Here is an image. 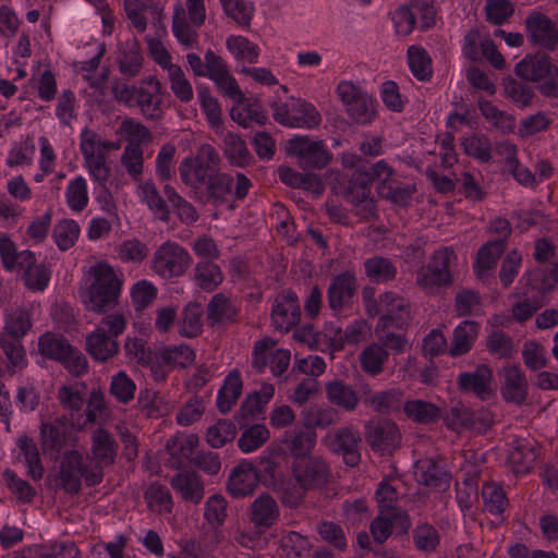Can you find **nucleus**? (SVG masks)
<instances>
[{"instance_id": "f257e3e1", "label": "nucleus", "mask_w": 558, "mask_h": 558, "mask_svg": "<svg viewBox=\"0 0 558 558\" xmlns=\"http://www.w3.org/2000/svg\"><path fill=\"white\" fill-rule=\"evenodd\" d=\"M33 327V314L25 307L12 306L4 310L0 348L5 354L10 368L22 369L27 365L22 339Z\"/></svg>"}, {"instance_id": "f03ea898", "label": "nucleus", "mask_w": 558, "mask_h": 558, "mask_svg": "<svg viewBox=\"0 0 558 558\" xmlns=\"http://www.w3.org/2000/svg\"><path fill=\"white\" fill-rule=\"evenodd\" d=\"M94 278L92 284L81 293L86 310L95 313H106L113 308L121 291V280L107 264L99 263L89 269Z\"/></svg>"}, {"instance_id": "7ed1b4c3", "label": "nucleus", "mask_w": 558, "mask_h": 558, "mask_svg": "<svg viewBox=\"0 0 558 558\" xmlns=\"http://www.w3.org/2000/svg\"><path fill=\"white\" fill-rule=\"evenodd\" d=\"M112 94L119 102L130 108H138L148 120H159L162 117L161 84L154 77L143 80L138 86L116 83Z\"/></svg>"}, {"instance_id": "20e7f679", "label": "nucleus", "mask_w": 558, "mask_h": 558, "mask_svg": "<svg viewBox=\"0 0 558 558\" xmlns=\"http://www.w3.org/2000/svg\"><path fill=\"white\" fill-rule=\"evenodd\" d=\"M104 472L89 463V458L73 449L64 452L60 461L58 480L60 486L70 494H77L82 487V480L87 486H95L102 482Z\"/></svg>"}, {"instance_id": "39448f33", "label": "nucleus", "mask_w": 558, "mask_h": 558, "mask_svg": "<svg viewBox=\"0 0 558 558\" xmlns=\"http://www.w3.org/2000/svg\"><path fill=\"white\" fill-rule=\"evenodd\" d=\"M252 183L243 173H236L235 185L233 178L225 172H217L202 190L195 191L194 199L203 205L222 206L229 205L234 196L243 199Z\"/></svg>"}, {"instance_id": "423d86ee", "label": "nucleus", "mask_w": 558, "mask_h": 558, "mask_svg": "<svg viewBox=\"0 0 558 558\" xmlns=\"http://www.w3.org/2000/svg\"><path fill=\"white\" fill-rule=\"evenodd\" d=\"M220 156L216 148L205 144L199 147L195 157L184 158L179 166L181 181L191 189L192 197L195 191L202 190L211 175L219 172Z\"/></svg>"}, {"instance_id": "0eeeda50", "label": "nucleus", "mask_w": 558, "mask_h": 558, "mask_svg": "<svg viewBox=\"0 0 558 558\" xmlns=\"http://www.w3.org/2000/svg\"><path fill=\"white\" fill-rule=\"evenodd\" d=\"M349 118L357 124H369L377 116V101L352 81H341L336 87Z\"/></svg>"}, {"instance_id": "6e6552de", "label": "nucleus", "mask_w": 558, "mask_h": 558, "mask_svg": "<svg viewBox=\"0 0 558 558\" xmlns=\"http://www.w3.org/2000/svg\"><path fill=\"white\" fill-rule=\"evenodd\" d=\"M38 350L47 359L62 363L72 374L81 375L87 369L84 354L61 336L44 333L38 339Z\"/></svg>"}, {"instance_id": "1a4fd4ad", "label": "nucleus", "mask_w": 558, "mask_h": 558, "mask_svg": "<svg viewBox=\"0 0 558 558\" xmlns=\"http://www.w3.org/2000/svg\"><path fill=\"white\" fill-rule=\"evenodd\" d=\"M272 111L274 119L288 128L313 129L322 122V116L315 106L300 98L275 102Z\"/></svg>"}, {"instance_id": "9d476101", "label": "nucleus", "mask_w": 558, "mask_h": 558, "mask_svg": "<svg viewBox=\"0 0 558 558\" xmlns=\"http://www.w3.org/2000/svg\"><path fill=\"white\" fill-rule=\"evenodd\" d=\"M456 259L457 255L452 247L446 246L435 251L428 264L417 270L416 283L428 291L449 287L452 283L450 265Z\"/></svg>"}, {"instance_id": "9b49d317", "label": "nucleus", "mask_w": 558, "mask_h": 558, "mask_svg": "<svg viewBox=\"0 0 558 558\" xmlns=\"http://www.w3.org/2000/svg\"><path fill=\"white\" fill-rule=\"evenodd\" d=\"M186 248L174 241H166L154 253L150 268L163 279L182 276L191 264Z\"/></svg>"}, {"instance_id": "f8f14e48", "label": "nucleus", "mask_w": 558, "mask_h": 558, "mask_svg": "<svg viewBox=\"0 0 558 558\" xmlns=\"http://www.w3.org/2000/svg\"><path fill=\"white\" fill-rule=\"evenodd\" d=\"M371 315H379L376 332L391 327L402 328L410 319V303L396 292L388 291L379 295L377 304L368 306Z\"/></svg>"}, {"instance_id": "ddd939ff", "label": "nucleus", "mask_w": 558, "mask_h": 558, "mask_svg": "<svg viewBox=\"0 0 558 558\" xmlns=\"http://www.w3.org/2000/svg\"><path fill=\"white\" fill-rule=\"evenodd\" d=\"M323 441L330 451L341 456L347 465L355 466L361 462L362 437L360 430L353 425L342 426L328 433Z\"/></svg>"}, {"instance_id": "4468645a", "label": "nucleus", "mask_w": 558, "mask_h": 558, "mask_svg": "<svg viewBox=\"0 0 558 558\" xmlns=\"http://www.w3.org/2000/svg\"><path fill=\"white\" fill-rule=\"evenodd\" d=\"M462 54L471 61L486 59L498 70L506 66L505 58L497 50L493 39L487 33H483L480 28H471L466 32L462 44Z\"/></svg>"}, {"instance_id": "2eb2a0df", "label": "nucleus", "mask_w": 558, "mask_h": 558, "mask_svg": "<svg viewBox=\"0 0 558 558\" xmlns=\"http://www.w3.org/2000/svg\"><path fill=\"white\" fill-rule=\"evenodd\" d=\"M290 351L276 348V341L270 338H264L254 344L252 365L258 373L269 367L274 376H281L290 365Z\"/></svg>"}, {"instance_id": "dca6fc26", "label": "nucleus", "mask_w": 558, "mask_h": 558, "mask_svg": "<svg viewBox=\"0 0 558 558\" xmlns=\"http://www.w3.org/2000/svg\"><path fill=\"white\" fill-rule=\"evenodd\" d=\"M288 153L296 157L299 166L304 170L322 169L330 160L324 142L312 141L308 136L292 137L288 143Z\"/></svg>"}, {"instance_id": "f3484780", "label": "nucleus", "mask_w": 558, "mask_h": 558, "mask_svg": "<svg viewBox=\"0 0 558 558\" xmlns=\"http://www.w3.org/2000/svg\"><path fill=\"white\" fill-rule=\"evenodd\" d=\"M291 472L295 483L308 490L324 486L329 478V466L319 457H299L293 459Z\"/></svg>"}, {"instance_id": "a211bd4d", "label": "nucleus", "mask_w": 558, "mask_h": 558, "mask_svg": "<svg viewBox=\"0 0 558 558\" xmlns=\"http://www.w3.org/2000/svg\"><path fill=\"white\" fill-rule=\"evenodd\" d=\"M301 308L296 294L291 290L280 292L272 304L271 319L276 329L288 331L300 319Z\"/></svg>"}, {"instance_id": "6ab92c4d", "label": "nucleus", "mask_w": 558, "mask_h": 558, "mask_svg": "<svg viewBox=\"0 0 558 558\" xmlns=\"http://www.w3.org/2000/svg\"><path fill=\"white\" fill-rule=\"evenodd\" d=\"M210 75L208 78L214 82L218 92L236 104L245 100V95L240 88L235 77L231 74L227 62L221 57L209 54Z\"/></svg>"}, {"instance_id": "aec40b11", "label": "nucleus", "mask_w": 558, "mask_h": 558, "mask_svg": "<svg viewBox=\"0 0 558 558\" xmlns=\"http://www.w3.org/2000/svg\"><path fill=\"white\" fill-rule=\"evenodd\" d=\"M356 290V278L352 272L344 271L332 277L327 290L329 307L335 313H340L352 304Z\"/></svg>"}, {"instance_id": "412c9836", "label": "nucleus", "mask_w": 558, "mask_h": 558, "mask_svg": "<svg viewBox=\"0 0 558 558\" xmlns=\"http://www.w3.org/2000/svg\"><path fill=\"white\" fill-rule=\"evenodd\" d=\"M529 39L547 50H554L558 45V27L549 17L541 14H530L525 20Z\"/></svg>"}, {"instance_id": "4be33fe9", "label": "nucleus", "mask_w": 558, "mask_h": 558, "mask_svg": "<svg viewBox=\"0 0 558 558\" xmlns=\"http://www.w3.org/2000/svg\"><path fill=\"white\" fill-rule=\"evenodd\" d=\"M493 371L481 364L472 372H463L457 377L458 389L461 392H472L481 400H488L493 395Z\"/></svg>"}, {"instance_id": "5701e85b", "label": "nucleus", "mask_w": 558, "mask_h": 558, "mask_svg": "<svg viewBox=\"0 0 558 558\" xmlns=\"http://www.w3.org/2000/svg\"><path fill=\"white\" fill-rule=\"evenodd\" d=\"M124 10L131 24L138 33H144L147 22H160L163 14V4L160 0H124Z\"/></svg>"}, {"instance_id": "b1692460", "label": "nucleus", "mask_w": 558, "mask_h": 558, "mask_svg": "<svg viewBox=\"0 0 558 558\" xmlns=\"http://www.w3.org/2000/svg\"><path fill=\"white\" fill-rule=\"evenodd\" d=\"M445 422L448 428L461 432L463 429H474L477 424L489 427L493 418L490 413L485 410L473 412L464 404L458 403L447 412Z\"/></svg>"}, {"instance_id": "393cba45", "label": "nucleus", "mask_w": 558, "mask_h": 558, "mask_svg": "<svg viewBox=\"0 0 558 558\" xmlns=\"http://www.w3.org/2000/svg\"><path fill=\"white\" fill-rule=\"evenodd\" d=\"M21 266L17 269L23 270L22 279L26 288L31 291H44L50 281L51 270L43 264L37 263L35 254L29 250L22 251Z\"/></svg>"}, {"instance_id": "a878e982", "label": "nucleus", "mask_w": 558, "mask_h": 558, "mask_svg": "<svg viewBox=\"0 0 558 558\" xmlns=\"http://www.w3.org/2000/svg\"><path fill=\"white\" fill-rule=\"evenodd\" d=\"M170 485L184 502L198 505L205 496L204 481L195 471H180L171 477Z\"/></svg>"}, {"instance_id": "bb28decb", "label": "nucleus", "mask_w": 558, "mask_h": 558, "mask_svg": "<svg viewBox=\"0 0 558 558\" xmlns=\"http://www.w3.org/2000/svg\"><path fill=\"white\" fill-rule=\"evenodd\" d=\"M258 482L259 476L253 464L242 462L231 471L227 490L233 498H244L254 494Z\"/></svg>"}, {"instance_id": "cd10ccee", "label": "nucleus", "mask_w": 558, "mask_h": 558, "mask_svg": "<svg viewBox=\"0 0 558 558\" xmlns=\"http://www.w3.org/2000/svg\"><path fill=\"white\" fill-rule=\"evenodd\" d=\"M248 519L258 530H267L274 526L280 517L279 506L276 499L268 493H263L250 505Z\"/></svg>"}, {"instance_id": "c85d7f7f", "label": "nucleus", "mask_w": 558, "mask_h": 558, "mask_svg": "<svg viewBox=\"0 0 558 558\" xmlns=\"http://www.w3.org/2000/svg\"><path fill=\"white\" fill-rule=\"evenodd\" d=\"M501 395L507 402L522 404L527 398L529 384L523 371L517 365L504 367L501 371Z\"/></svg>"}, {"instance_id": "c756f323", "label": "nucleus", "mask_w": 558, "mask_h": 558, "mask_svg": "<svg viewBox=\"0 0 558 558\" xmlns=\"http://www.w3.org/2000/svg\"><path fill=\"white\" fill-rule=\"evenodd\" d=\"M118 445L110 433L102 428L96 429L92 435L90 451L93 457L89 463L96 465L99 471L114 462Z\"/></svg>"}, {"instance_id": "7c9ffc66", "label": "nucleus", "mask_w": 558, "mask_h": 558, "mask_svg": "<svg viewBox=\"0 0 558 558\" xmlns=\"http://www.w3.org/2000/svg\"><path fill=\"white\" fill-rule=\"evenodd\" d=\"M505 250L506 245L502 240L488 241L480 247L474 263V271L478 279L484 282H488L494 278L493 271L496 267L497 260Z\"/></svg>"}, {"instance_id": "2f4dec72", "label": "nucleus", "mask_w": 558, "mask_h": 558, "mask_svg": "<svg viewBox=\"0 0 558 558\" xmlns=\"http://www.w3.org/2000/svg\"><path fill=\"white\" fill-rule=\"evenodd\" d=\"M399 439V429L391 422H381L369 426L366 432V440L372 449L381 453L391 452L397 447Z\"/></svg>"}, {"instance_id": "473e14b6", "label": "nucleus", "mask_w": 558, "mask_h": 558, "mask_svg": "<svg viewBox=\"0 0 558 558\" xmlns=\"http://www.w3.org/2000/svg\"><path fill=\"white\" fill-rule=\"evenodd\" d=\"M441 462L434 458L418 460L414 471L418 483L440 489L448 487L450 475L445 471Z\"/></svg>"}, {"instance_id": "72a5a7b5", "label": "nucleus", "mask_w": 558, "mask_h": 558, "mask_svg": "<svg viewBox=\"0 0 558 558\" xmlns=\"http://www.w3.org/2000/svg\"><path fill=\"white\" fill-rule=\"evenodd\" d=\"M238 313L235 302L223 293H216L207 304V320L213 327L234 323Z\"/></svg>"}, {"instance_id": "f704fd0d", "label": "nucleus", "mask_w": 558, "mask_h": 558, "mask_svg": "<svg viewBox=\"0 0 558 558\" xmlns=\"http://www.w3.org/2000/svg\"><path fill=\"white\" fill-rule=\"evenodd\" d=\"M86 350L95 361L106 362L118 354L120 345L117 339L95 328L86 337Z\"/></svg>"}, {"instance_id": "c9c22d12", "label": "nucleus", "mask_w": 558, "mask_h": 558, "mask_svg": "<svg viewBox=\"0 0 558 558\" xmlns=\"http://www.w3.org/2000/svg\"><path fill=\"white\" fill-rule=\"evenodd\" d=\"M198 445V438L193 434L179 433L169 438L166 448L172 458L171 466L180 469L184 462L192 459L194 450Z\"/></svg>"}, {"instance_id": "e433bc0d", "label": "nucleus", "mask_w": 558, "mask_h": 558, "mask_svg": "<svg viewBox=\"0 0 558 558\" xmlns=\"http://www.w3.org/2000/svg\"><path fill=\"white\" fill-rule=\"evenodd\" d=\"M223 279L221 267L214 260L201 259L193 268V280L203 291H214L222 283Z\"/></svg>"}, {"instance_id": "4c0bfd02", "label": "nucleus", "mask_w": 558, "mask_h": 558, "mask_svg": "<svg viewBox=\"0 0 558 558\" xmlns=\"http://www.w3.org/2000/svg\"><path fill=\"white\" fill-rule=\"evenodd\" d=\"M480 328V324L473 320L460 323L453 330L449 354L453 357L466 354L472 349Z\"/></svg>"}, {"instance_id": "58836bf2", "label": "nucleus", "mask_w": 558, "mask_h": 558, "mask_svg": "<svg viewBox=\"0 0 558 558\" xmlns=\"http://www.w3.org/2000/svg\"><path fill=\"white\" fill-rule=\"evenodd\" d=\"M361 368L369 376H377L385 369V364L389 360V351L383 343L372 342L366 345L359 356Z\"/></svg>"}, {"instance_id": "ea45409f", "label": "nucleus", "mask_w": 558, "mask_h": 558, "mask_svg": "<svg viewBox=\"0 0 558 558\" xmlns=\"http://www.w3.org/2000/svg\"><path fill=\"white\" fill-rule=\"evenodd\" d=\"M242 386L243 383L238 371H232L227 375L216 400L220 413L226 414L231 411L242 393Z\"/></svg>"}, {"instance_id": "a19ab883", "label": "nucleus", "mask_w": 558, "mask_h": 558, "mask_svg": "<svg viewBox=\"0 0 558 558\" xmlns=\"http://www.w3.org/2000/svg\"><path fill=\"white\" fill-rule=\"evenodd\" d=\"M547 54L526 56L515 65V73L521 78L536 83L553 65Z\"/></svg>"}, {"instance_id": "79ce46f5", "label": "nucleus", "mask_w": 558, "mask_h": 558, "mask_svg": "<svg viewBox=\"0 0 558 558\" xmlns=\"http://www.w3.org/2000/svg\"><path fill=\"white\" fill-rule=\"evenodd\" d=\"M327 399L335 405L353 411L359 404L357 392L342 380L336 379L326 385Z\"/></svg>"}, {"instance_id": "37998d69", "label": "nucleus", "mask_w": 558, "mask_h": 558, "mask_svg": "<svg viewBox=\"0 0 558 558\" xmlns=\"http://www.w3.org/2000/svg\"><path fill=\"white\" fill-rule=\"evenodd\" d=\"M117 134L128 143L126 146L142 147L153 142V134L149 129L133 118L122 120Z\"/></svg>"}, {"instance_id": "c03bdc74", "label": "nucleus", "mask_w": 558, "mask_h": 558, "mask_svg": "<svg viewBox=\"0 0 558 558\" xmlns=\"http://www.w3.org/2000/svg\"><path fill=\"white\" fill-rule=\"evenodd\" d=\"M223 154L231 166L244 168L252 160L246 143L238 134L227 133L223 137Z\"/></svg>"}, {"instance_id": "a18cd8bd", "label": "nucleus", "mask_w": 558, "mask_h": 558, "mask_svg": "<svg viewBox=\"0 0 558 558\" xmlns=\"http://www.w3.org/2000/svg\"><path fill=\"white\" fill-rule=\"evenodd\" d=\"M138 195L159 220L163 222L169 220V207L166 201L160 196L157 186L153 181L148 180L141 183L138 185Z\"/></svg>"}, {"instance_id": "49530a36", "label": "nucleus", "mask_w": 558, "mask_h": 558, "mask_svg": "<svg viewBox=\"0 0 558 558\" xmlns=\"http://www.w3.org/2000/svg\"><path fill=\"white\" fill-rule=\"evenodd\" d=\"M231 119L242 128H252L253 125H264L267 121L265 110L257 104L244 105L236 104L230 110Z\"/></svg>"}, {"instance_id": "de8ad7c7", "label": "nucleus", "mask_w": 558, "mask_h": 558, "mask_svg": "<svg viewBox=\"0 0 558 558\" xmlns=\"http://www.w3.org/2000/svg\"><path fill=\"white\" fill-rule=\"evenodd\" d=\"M378 195L391 203L405 206L415 193L414 185L404 184L396 179L378 183Z\"/></svg>"}, {"instance_id": "09e8293b", "label": "nucleus", "mask_w": 558, "mask_h": 558, "mask_svg": "<svg viewBox=\"0 0 558 558\" xmlns=\"http://www.w3.org/2000/svg\"><path fill=\"white\" fill-rule=\"evenodd\" d=\"M163 194L182 223L189 226L198 220L199 216L194 205L182 197L172 185L166 184L163 186Z\"/></svg>"}, {"instance_id": "8fccbe9b", "label": "nucleus", "mask_w": 558, "mask_h": 558, "mask_svg": "<svg viewBox=\"0 0 558 558\" xmlns=\"http://www.w3.org/2000/svg\"><path fill=\"white\" fill-rule=\"evenodd\" d=\"M19 447L27 466V475L34 481L41 480L45 470L36 444L32 438L22 436L19 438Z\"/></svg>"}, {"instance_id": "3c124183", "label": "nucleus", "mask_w": 558, "mask_h": 558, "mask_svg": "<svg viewBox=\"0 0 558 558\" xmlns=\"http://www.w3.org/2000/svg\"><path fill=\"white\" fill-rule=\"evenodd\" d=\"M227 49L238 61L255 63L259 57V48L244 36L231 35L226 40Z\"/></svg>"}, {"instance_id": "603ef678", "label": "nucleus", "mask_w": 558, "mask_h": 558, "mask_svg": "<svg viewBox=\"0 0 558 558\" xmlns=\"http://www.w3.org/2000/svg\"><path fill=\"white\" fill-rule=\"evenodd\" d=\"M65 201L72 211L81 213L86 208L89 197L87 181L83 175H77L69 181Z\"/></svg>"}, {"instance_id": "864d4df0", "label": "nucleus", "mask_w": 558, "mask_h": 558, "mask_svg": "<svg viewBox=\"0 0 558 558\" xmlns=\"http://www.w3.org/2000/svg\"><path fill=\"white\" fill-rule=\"evenodd\" d=\"M404 412L409 418L416 423L428 424L439 418L441 411L432 402L421 399L409 400L404 404Z\"/></svg>"}, {"instance_id": "5fc2aeb1", "label": "nucleus", "mask_w": 558, "mask_h": 558, "mask_svg": "<svg viewBox=\"0 0 558 558\" xmlns=\"http://www.w3.org/2000/svg\"><path fill=\"white\" fill-rule=\"evenodd\" d=\"M364 268L367 277L378 283L393 280L397 276L395 264L383 256L367 258L364 262Z\"/></svg>"}, {"instance_id": "6e6d98bb", "label": "nucleus", "mask_w": 558, "mask_h": 558, "mask_svg": "<svg viewBox=\"0 0 558 558\" xmlns=\"http://www.w3.org/2000/svg\"><path fill=\"white\" fill-rule=\"evenodd\" d=\"M283 444L293 454V459L299 457H311V451L316 444V435L313 432L299 430L289 433L283 438Z\"/></svg>"}, {"instance_id": "4d7b16f0", "label": "nucleus", "mask_w": 558, "mask_h": 558, "mask_svg": "<svg viewBox=\"0 0 558 558\" xmlns=\"http://www.w3.org/2000/svg\"><path fill=\"white\" fill-rule=\"evenodd\" d=\"M302 416L306 426L318 428H326L339 421L336 409L317 404L305 408Z\"/></svg>"}, {"instance_id": "13d9d810", "label": "nucleus", "mask_w": 558, "mask_h": 558, "mask_svg": "<svg viewBox=\"0 0 558 558\" xmlns=\"http://www.w3.org/2000/svg\"><path fill=\"white\" fill-rule=\"evenodd\" d=\"M484 508L493 515L501 517L509 501L504 489L495 483H486L482 487Z\"/></svg>"}, {"instance_id": "bf43d9fd", "label": "nucleus", "mask_w": 558, "mask_h": 558, "mask_svg": "<svg viewBox=\"0 0 558 558\" xmlns=\"http://www.w3.org/2000/svg\"><path fill=\"white\" fill-rule=\"evenodd\" d=\"M43 447L53 458H58L65 445L63 425L47 423L41 427Z\"/></svg>"}, {"instance_id": "052dcab7", "label": "nucleus", "mask_w": 558, "mask_h": 558, "mask_svg": "<svg viewBox=\"0 0 558 558\" xmlns=\"http://www.w3.org/2000/svg\"><path fill=\"white\" fill-rule=\"evenodd\" d=\"M185 11L181 5L174 9L172 32L178 41L185 48H197L198 35L196 31L184 21Z\"/></svg>"}, {"instance_id": "680f3d73", "label": "nucleus", "mask_w": 558, "mask_h": 558, "mask_svg": "<svg viewBox=\"0 0 558 558\" xmlns=\"http://www.w3.org/2000/svg\"><path fill=\"white\" fill-rule=\"evenodd\" d=\"M408 62L412 74L420 81L432 76V60L427 51L417 46L408 49Z\"/></svg>"}, {"instance_id": "e2e57ef3", "label": "nucleus", "mask_w": 558, "mask_h": 558, "mask_svg": "<svg viewBox=\"0 0 558 558\" xmlns=\"http://www.w3.org/2000/svg\"><path fill=\"white\" fill-rule=\"evenodd\" d=\"M202 308L198 304L187 305L179 323V333L182 337L194 338L197 337L203 330L202 323Z\"/></svg>"}, {"instance_id": "0e129e2a", "label": "nucleus", "mask_w": 558, "mask_h": 558, "mask_svg": "<svg viewBox=\"0 0 558 558\" xmlns=\"http://www.w3.org/2000/svg\"><path fill=\"white\" fill-rule=\"evenodd\" d=\"M80 235V227L72 219L59 221L52 230V238L61 251L72 247Z\"/></svg>"}, {"instance_id": "69168bd1", "label": "nucleus", "mask_w": 558, "mask_h": 558, "mask_svg": "<svg viewBox=\"0 0 558 558\" xmlns=\"http://www.w3.org/2000/svg\"><path fill=\"white\" fill-rule=\"evenodd\" d=\"M135 391L134 380L124 371H119L111 377L110 393L117 401L128 404L134 399Z\"/></svg>"}, {"instance_id": "338daca9", "label": "nucleus", "mask_w": 558, "mask_h": 558, "mask_svg": "<svg viewBox=\"0 0 558 558\" xmlns=\"http://www.w3.org/2000/svg\"><path fill=\"white\" fill-rule=\"evenodd\" d=\"M143 60V54L135 45L121 50L118 57L120 73L128 78L137 76L142 70Z\"/></svg>"}, {"instance_id": "774afa93", "label": "nucleus", "mask_w": 558, "mask_h": 558, "mask_svg": "<svg viewBox=\"0 0 558 558\" xmlns=\"http://www.w3.org/2000/svg\"><path fill=\"white\" fill-rule=\"evenodd\" d=\"M167 75L173 95L182 102H190L194 97V92L182 68L180 65L170 68Z\"/></svg>"}]
</instances>
